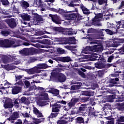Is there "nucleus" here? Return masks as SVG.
<instances>
[{
	"label": "nucleus",
	"instance_id": "obj_26",
	"mask_svg": "<svg viewBox=\"0 0 124 124\" xmlns=\"http://www.w3.org/2000/svg\"><path fill=\"white\" fill-rule=\"evenodd\" d=\"M80 8L81 9V10L82 11V12H83L84 14L87 15H89V14H90V10H89L88 9V8H86V7H85L84 6V5L81 4L80 6Z\"/></svg>",
	"mask_w": 124,
	"mask_h": 124
},
{
	"label": "nucleus",
	"instance_id": "obj_40",
	"mask_svg": "<svg viewBox=\"0 0 124 124\" xmlns=\"http://www.w3.org/2000/svg\"><path fill=\"white\" fill-rule=\"evenodd\" d=\"M35 15L36 16V20L37 22H42L43 21V17H41L37 15V14H35Z\"/></svg>",
	"mask_w": 124,
	"mask_h": 124
},
{
	"label": "nucleus",
	"instance_id": "obj_33",
	"mask_svg": "<svg viewBox=\"0 0 124 124\" xmlns=\"http://www.w3.org/2000/svg\"><path fill=\"white\" fill-rule=\"evenodd\" d=\"M20 53L29 56V48H25L20 51Z\"/></svg>",
	"mask_w": 124,
	"mask_h": 124
},
{
	"label": "nucleus",
	"instance_id": "obj_22",
	"mask_svg": "<svg viewBox=\"0 0 124 124\" xmlns=\"http://www.w3.org/2000/svg\"><path fill=\"white\" fill-rule=\"evenodd\" d=\"M33 112L35 115L37 116V118H43V115H42V113L40 112V111L36 108V107L33 108Z\"/></svg>",
	"mask_w": 124,
	"mask_h": 124
},
{
	"label": "nucleus",
	"instance_id": "obj_7",
	"mask_svg": "<svg viewBox=\"0 0 124 124\" xmlns=\"http://www.w3.org/2000/svg\"><path fill=\"white\" fill-rule=\"evenodd\" d=\"M49 17H51V19L53 23L57 24V25H61V19L60 18V16L57 15L49 14Z\"/></svg>",
	"mask_w": 124,
	"mask_h": 124
},
{
	"label": "nucleus",
	"instance_id": "obj_1",
	"mask_svg": "<svg viewBox=\"0 0 124 124\" xmlns=\"http://www.w3.org/2000/svg\"><path fill=\"white\" fill-rule=\"evenodd\" d=\"M88 43L91 44L92 45H94L93 46H86L85 48V51H91V52H95L98 53V52H101L103 50V47L101 45V44L96 42V41H94L93 38L89 37L87 40ZM96 44V45H94Z\"/></svg>",
	"mask_w": 124,
	"mask_h": 124
},
{
	"label": "nucleus",
	"instance_id": "obj_42",
	"mask_svg": "<svg viewBox=\"0 0 124 124\" xmlns=\"http://www.w3.org/2000/svg\"><path fill=\"white\" fill-rule=\"evenodd\" d=\"M1 33L4 36H7L8 34H10V32L7 30L3 31H1Z\"/></svg>",
	"mask_w": 124,
	"mask_h": 124
},
{
	"label": "nucleus",
	"instance_id": "obj_20",
	"mask_svg": "<svg viewBox=\"0 0 124 124\" xmlns=\"http://www.w3.org/2000/svg\"><path fill=\"white\" fill-rule=\"evenodd\" d=\"M20 17L24 20V21H31V16L29 15L28 14L23 13L20 14Z\"/></svg>",
	"mask_w": 124,
	"mask_h": 124
},
{
	"label": "nucleus",
	"instance_id": "obj_47",
	"mask_svg": "<svg viewBox=\"0 0 124 124\" xmlns=\"http://www.w3.org/2000/svg\"><path fill=\"white\" fill-rule=\"evenodd\" d=\"M1 2H2V4L3 5H8L9 4V2L8 0H0Z\"/></svg>",
	"mask_w": 124,
	"mask_h": 124
},
{
	"label": "nucleus",
	"instance_id": "obj_63",
	"mask_svg": "<svg viewBox=\"0 0 124 124\" xmlns=\"http://www.w3.org/2000/svg\"><path fill=\"white\" fill-rule=\"evenodd\" d=\"M67 49H69V50H73V49H76V46H67Z\"/></svg>",
	"mask_w": 124,
	"mask_h": 124
},
{
	"label": "nucleus",
	"instance_id": "obj_59",
	"mask_svg": "<svg viewBox=\"0 0 124 124\" xmlns=\"http://www.w3.org/2000/svg\"><path fill=\"white\" fill-rule=\"evenodd\" d=\"M124 6V0H122L121 2V4L117 8V9H123V7Z\"/></svg>",
	"mask_w": 124,
	"mask_h": 124
},
{
	"label": "nucleus",
	"instance_id": "obj_30",
	"mask_svg": "<svg viewBox=\"0 0 124 124\" xmlns=\"http://www.w3.org/2000/svg\"><path fill=\"white\" fill-rule=\"evenodd\" d=\"M36 53H37V49L33 47L29 48V55H34Z\"/></svg>",
	"mask_w": 124,
	"mask_h": 124
},
{
	"label": "nucleus",
	"instance_id": "obj_48",
	"mask_svg": "<svg viewBox=\"0 0 124 124\" xmlns=\"http://www.w3.org/2000/svg\"><path fill=\"white\" fill-rule=\"evenodd\" d=\"M112 45L113 47H118V46H120V44L116 41H113Z\"/></svg>",
	"mask_w": 124,
	"mask_h": 124
},
{
	"label": "nucleus",
	"instance_id": "obj_55",
	"mask_svg": "<svg viewBox=\"0 0 124 124\" xmlns=\"http://www.w3.org/2000/svg\"><path fill=\"white\" fill-rule=\"evenodd\" d=\"M78 74L79 75H80L82 78H86V75L84 72H82L81 71H78Z\"/></svg>",
	"mask_w": 124,
	"mask_h": 124
},
{
	"label": "nucleus",
	"instance_id": "obj_43",
	"mask_svg": "<svg viewBox=\"0 0 124 124\" xmlns=\"http://www.w3.org/2000/svg\"><path fill=\"white\" fill-rule=\"evenodd\" d=\"M57 51L59 54H64V53L65 52L64 49H62V48H57Z\"/></svg>",
	"mask_w": 124,
	"mask_h": 124
},
{
	"label": "nucleus",
	"instance_id": "obj_8",
	"mask_svg": "<svg viewBox=\"0 0 124 124\" xmlns=\"http://www.w3.org/2000/svg\"><path fill=\"white\" fill-rule=\"evenodd\" d=\"M52 112L53 113H58L60 112L62 106L60 104H57V103L51 104Z\"/></svg>",
	"mask_w": 124,
	"mask_h": 124
},
{
	"label": "nucleus",
	"instance_id": "obj_32",
	"mask_svg": "<svg viewBox=\"0 0 124 124\" xmlns=\"http://www.w3.org/2000/svg\"><path fill=\"white\" fill-rule=\"evenodd\" d=\"M5 68L6 70L9 71V70H13V69H15L16 66L13 65H7L5 66Z\"/></svg>",
	"mask_w": 124,
	"mask_h": 124
},
{
	"label": "nucleus",
	"instance_id": "obj_24",
	"mask_svg": "<svg viewBox=\"0 0 124 124\" xmlns=\"http://www.w3.org/2000/svg\"><path fill=\"white\" fill-rule=\"evenodd\" d=\"M60 62H71V58L68 56L60 57Z\"/></svg>",
	"mask_w": 124,
	"mask_h": 124
},
{
	"label": "nucleus",
	"instance_id": "obj_61",
	"mask_svg": "<svg viewBox=\"0 0 124 124\" xmlns=\"http://www.w3.org/2000/svg\"><path fill=\"white\" fill-rule=\"evenodd\" d=\"M51 60H53L54 61H56V62H60V57H51Z\"/></svg>",
	"mask_w": 124,
	"mask_h": 124
},
{
	"label": "nucleus",
	"instance_id": "obj_38",
	"mask_svg": "<svg viewBox=\"0 0 124 124\" xmlns=\"http://www.w3.org/2000/svg\"><path fill=\"white\" fill-rule=\"evenodd\" d=\"M108 99H109L108 100V101H109V102H113V101H114V99H115V97H116V96H115V95H109L108 96Z\"/></svg>",
	"mask_w": 124,
	"mask_h": 124
},
{
	"label": "nucleus",
	"instance_id": "obj_46",
	"mask_svg": "<svg viewBox=\"0 0 124 124\" xmlns=\"http://www.w3.org/2000/svg\"><path fill=\"white\" fill-rule=\"evenodd\" d=\"M117 121L118 124H119L120 123L124 122V116H121Z\"/></svg>",
	"mask_w": 124,
	"mask_h": 124
},
{
	"label": "nucleus",
	"instance_id": "obj_18",
	"mask_svg": "<svg viewBox=\"0 0 124 124\" xmlns=\"http://www.w3.org/2000/svg\"><path fill=\"white\" fill-rule=\"evenodd\" d=\"M82 84L81 82H78L77 83V84L75 85H72L71 87V91H75L76 90H79L81 89V87H82Z\"/></svg>",
	"mask_w": 124,
	"mask_h": 124
},
{
	"label": "nucleus",
	"instance_id": "obj_34",
	"mask_svg": "<svg viewBox=\"0 0 124 124\" xmlns=\"http://www.w3.org/2000/svg\"><path fill=\"white\" fill-rule=\"evenodd\" d=\"M118 109L119 111H124V102L118 104Z\"/></svg>",
	"mask_w": 124,
	"mask_h": 124
},
{
	"label": "nucleus",
	"instance_id": "obj_64",
	"mask_svg": "<svg viewBox=\"0 0 124 124\" xmlns=\"http://www.w3.org/2000/svg\"><path fill=\"white\" fill-rule=\"evenodd\" d=\"M41 123V121H40L38 119H35L34 121V124H40Z\"/></svg>",
	"mask_w": 124,
	"mask_h": 124
},
{
	"label": "nucleus",
	"instance_id": "obj_35",
	"mask_svg": "<svg viewBox=\"0 0 124 124\" xmlns=\"http://www.w3.org/2000/svg\"><path fill=\"white\" fill-rule=\"evenodd\" d=\"M81 97H78V98H73L72 99V101L75 104H76L77 102H80Z\"/></svg>",
	"mask_w": 124,
	"mask_h": 124
},
{
	"label": "nucleus",
	"instance_id": "obj_4",
	"mask_svg": "<svg viewBox=\"0 0 124 124\" xmlns=\"http://www.w3.org/2000/svg\"><path fill=\"white\" fill-rule=\"evenodd\" d=\"M95 67L98 69H102L106 67V60L104 57L101 58L100 61L94 63Z\"/></svg>",
	"mask_w": 124,
	"mask_h": 124
},
{
	"label": "nucleus",
	"instance_id": "obj_49",
	"mask_svg": "<svg viewBox=\"0 0 124 124\" xmlns=\"http://www.w3.org/2000/svg\"><path fill=\"white\" fill-rule=\"evenodd\" d=\"M104 31H105V29H102L98 31V32L99 34L101 36H104V34L103 33V32Z\"/></svg>",
	"mask_w": 124,
	"mask_h": 124
},
{
	"label": "nucleus",
	"instance_id": "obj_27",
	"mask_svg": "<svg viewBox=\"0 0 124 124\" xmlns=\"http://www.w3.org/2000/svg\"><path fill=\"white\" fill-rule=\"evenodd\" d=\"M21 7L23 9H27L28 7H30V4L26 1L23 0L21 4Z\"/></svg>",
	"mask_w": 124,
	"mask_h": 124
},
{
	"label": "nucleus",
	"instance_id": "obj_57",
	"mask_svg": "<svg viewBox=\"0 0 124 124\" xmlns=\"http://www.w3.org/2000/svg\"><path fill=\"white\" fill-rule=\"evenodd\" d=\"M20 99L19 98H17L16 99L14 102V104L15 105H17L18 106V104H19V103H20Z\"/></svg>",
	"mask_w": 124,
	"mask_h": 124
},
{
	"label": "nucleus",
	"instance_id": "obj_54",
	"mask_svg": "<svg viewBox=\"0 0 124 124\" xmlns=\"http://www.w3.org/2000/svg\"><path fill=\"white\" fill-rule=\"evenodd\" d=\"M11 62H15V61L17 60V57L16 56H11L10 57Z\"/></svg>",
	"mask_w": 124,
	"mask_h": 124
},
{
	"label": "nucleus",
	"instance_id": "obj_29",
	"mask_svg": "<svg viewBox=\"0 0 124 124\" xmlns=\"http://www.w3.org/2000/svg\"><path fill=\"white\" fill-rule=\"evenodd\" d=\"M105 74V70H100L97 71V75L99 78H102Z\"/></svg>",
	"mask_w": 124,
	"mask_h": 124
},
{
	"label": "nucleus",
	"instance_id": "obj_10",
	"mask_svg": "<svg viewBox=\"0 0 124 124\" xmlns=\"http://www.w3.org/2000/svg\"><path fill=\"white\" fill-rule=\"evenodd\" d=\"M14 106V105L13 104L12 100H7L4 103V107L5 109H8V108L11 109V108H13Z\"/></svg>",
	"mask_w": 124,
	"mask_h": 124
},
{
	"label": "nucleus",
	"instance_id": "obj_3",
	"mask_svg": "<svg viewBox=\"0 0 124 124\" xmlns=\"http://www.w3.org/2000/svg\"><path fill=\"white\" fill-rule=\"evenodd\" d=\"M50 79H55L58 80L60 83H63L65 81H66V76L64 74L58 72H53L51 73V76H50Z\"/></svg>",
	"mask_w": 124,
	"mask_h": 124
},
{
	"label": "nucleus",
	"instance_id": "obj_60",
	"mask_svg": "<svg viewBox=\"0 0 124 124\" xmlns=\"http://www.w3.org/2000/svg\"><path fill=\"white\" fill-rule=\"evenodd\" d=\"M57 124H66V122L65 120H59L57 122Z\"/></svg>",
	"mask_w": 124,
	"mask_h": 124
},
{
	"label": "nucleus",
	"instance_id": "obj_16",
	"mask_svg": "<svg viewBox=\"0 0 124 124\" xmlns=\"http://www.w3.org/2000/svg\"><path fill=\"white\" fill-rule=\"evenodd\" d=\"M103 17V14L101 13L97 14L94 18L92 19V22L95 23V22H100V18Z\"/></svg>",
	"mask_w": 124,
	"mask_h": 124
},
{
	"label": "nucleus",
	"instance_id": "obj_50",
	"mask_svg": "<svg viewBox=\"0 0 124 124\" xmlns=\"http://www.w3.org/2000/svg\"><path fill=\"white\" fill-rule=\"evenodd\" d=\"M57 13H59L60 14H62V13H65V11L62 9L59 8L57 9Z\"/></svg>",
	"mask_w": 124,
	"mask_h": 124
},
{
	"label": "nucleus",
	"instance_id": "obj_31",
	"mask_svg": "<svg viewBox=\"0 0 124 124\" xmlns=\"http://www.w3.org/2000/svg\"><path fill=\"white\" fill-rule=\"evenodd\" d=\"M3 62L4 63H8V62H11V60H10V57L5 56L2 59Z\"/></svg>",
	"mask_w": 124,
	"mask_h": 124
},
{
	"label": "nucleus",
	"instance_id": "obj_19",
	"mask_svg": "<svg viewBox=\"0 0 124 124\" xmlns=\"http://www.w3.org/2000/svg\"><path fill=\"white\" fill-rule=\"evenodd\" d=\"M66 34L68 35H73V34H76L77 33V31L73 30L72 28L67 29L65 30Z\"/></svg>",
	"mask_w": 124,
	"mask_h": 124
},
{
	"label": "nucleus",
	"instance_id": "obj_6",
	"mask_svg": "<svg viewBox=\"0 0 124 124\" xmlns=\"http://www.w3.org/2000/svg\"><path fill=\"white\" fill-rule=\"evenodd\" d=\"M43 38H48V36L45 35L44 36H42L40 37H38L37 39H42L39 40V43L41 44H44L45 45H50L51 44V40L44 39Z\"/></svg>",
	"mask_w": 124,
	"mask_h": 124
},
{
	"label": "nucleus",
	"instance_id": "obj_25",
	"mask_svg": "<svg viewBox=\"0 0 124 124\" xmlns=\"http://www.w3.org/2000/svg\"><path fill=\"white\" fill-rule=\"evenodd\" d=\"M119 81V78H115L110 79L109 80V87H114L115 85Z\"/></svg>",
	"mask_w": 124,
	"mask_h": 124
},
{
	"label": "nucleus",
	"instance_id": "obj_37",
	"mask_svg": "<svg viewBox=\"0 0 124 124\" xmlns=\"http://www.w3.org/2000/svg\"><path fill=\"white\" fill-rule=\"evenodd\" d=\"M41 96H43V100H48L49 99V98L48 97V93H42L41 94Z\"/></svg>",
	"mask_w": 124,
	"mask_h": 124
},
{
	"label": "nucleus",
	"instance_id": "obj_44",
	"mask_svg": "<svg viewBox=\"0 0 124 124\" xmlns=\"http://www.w3.org/2000/svg\"><path fill=\"white\" fill-rule=\"evenodd\" d=\"M105 31L107 34H109V35H113L114 34L113 31L110 30V29H106Z\"/></svg>",
	"mask_w": 124,
	"mask_h": 124
},
{
	"label": "nucleus",
	"instance_id": "obj_2",
	"mask_svg": "<svg viewBox=\"0 0 124 124\" xmlns=\"http://www.w3.org/2000/svg\"><path fill=\"white\" fill-rule=\"evenodd\" d=\"M71 12H77L76 13H72V14H65L64 15L66 18H68L69 20H75L76 22L78 23H80V21L83 18L82 16L78 13V9L77 8H75V10L71 11Z\"/></svg>",
	"mask_w": 124,
	"mask_h": 124
},
{
	"label": "nucleus",
	"instance_id": "obj_13",
	"mask_svg": "<svg viewBox=\"0 0 124 124\" xmlns=\"http://www.w3.org/2000/svg\"><path fill=\"white\" fill-rule=\"evenodd\" d=\"M116 25L114 24L112 25V28H114L116 31H118V30L120 29V28H124V23L123 24L122 21H119L116 22Z\"/></svg>",
	"mask_w": 124,
	"mask_h": 124
},
{
	"label": "nucleus",
	"instance_id": "obj_21",
	"mask_svg": "<svg viewBox=\"0 0 124 124\" xmlns=\"http://www.w3.org/2000/svg\"><path fill=\"white\" fill-rule=\"evenodd\" d=\"M19 118V113L17 112H15L8 119V121H15V120Z\"/></svg>",
	"mask_w": 124,
	"mask_h": 124
},
{
	"label": "nucleus",
	"instance_id": "obj_58",
	"mask_svg": "<svg viewBox=\"0 0 124 124\" xmlns=\"http://www.w3.org/2000/svg\"><path fill=\"white\" fill-rule=\"evenodd\" d=\"M93 23L94 24V26H96L97 27H101L102 26V24L99 21H96Z\"/></svg>",
	"mask_w": 124,
	"mask_h": 124
},
{
	"label": "nucleus",
	"instance_id": "obj_52",
	"mask_svg": "<svg viewBox=\"0 0 124 124\" xmlns=\"http://www.w3.org/2000/svg\"><path fill=\"white\" fill-rule=\"evenodd\" d=\"M115 73H117V74H111L112 77H119L120 73H122V72H121V71H120V72L116 71L115 72Z\"/></svg>",
	"mask_w": 124,
	"mask_h": 124
},
{
	"label": "nucleus",
	"instance_id": "obj_5",
	"mask_svg": "<svg viewBox=\"0 0 124 124\" xmlns=\"http://www.w3.org/2000/svg\"><path fill=\"white\" fill-rule=\"evenodd\" d=\"M4 47L5 48H16L18 47V46L15 45V41L12 40H9L8 39H4Z\"/></svg>",
	"mask_w": 124,
	"mask_h": 124
},
{
	"label": "nucleus",
	"instance_id": "obj_28",
	"mask_svg": "<svg viewBox=\"0 0 124 124\" xmlns=\"http://www.w3.org/2000/svg\"><path fill=\"white\" fill-rule=\"evenodd\" d=\"M67 44H76V39L75 37L69 38L67 41Z\"/></svg>",
	"mask_w": 124,
	"mask_h": 124
},
{
	"label": "nucleus",
	"instance_id": "obj_62",
	"mask_svg": "<svg viewBox=\"0 0 124 124\" xmlns=\"http://www.w3.org/2000/svg\"><path fill=\"white\" fill-rule=\"evenodd\" d=\"M51 60H53L54 61H56V62H60V57H51Z\"/></svg>",
	"mask_w": 124,
	"mask_h": 124
},
{
	"label": "nucleus",
	"instance_id": "obj_12",
	"mask_svg": "<svg viewBox=\"0 0 124 124\" xmlns=\"http://www.w3.org/2000/svg\"><path fill=\"white\" fill-rule=\"evenodd\" d=\"M89 123V118L87 119V121L85 122V120H84V118L78 117L76 118V124H88Z\"/></svg>",
	"mask_w": 124,
	"mask_h": 124
},
{
	"label": "nucleus",
	"instance_id": "obj_14",
	"mask_svg": "<svg viewBox=\"0 0 124 124\" xmlns=\"http://www.w3.org/2000/svg\"><path fill=\"white\" fill-rule=\"evenodd\" d=\"M26 72H27L28 74H34L36 73H39V71L37 70L36 67L32 68L31 69H26L25 70Z\"/></svg>",
	"mask_w": 124,
	"mask_h": 124
},
{
	"label": "nucleus",
	"instance_id": "obj_23",
	"mask_svg": "<svg viewBox=\"0 0 124 124\" xmlns=\"http://www.w3.org/2000/svg\"><path fill=\"white\" fill-rule=\"evenodd\" d=\"M82 95H85L86 96H93L94 93L92 91H85L82 93Z\"/></svg>",
	"mask_w": 124,
	"mask_h": 124
},
{
	"label": "nucleus",
	"instance_id": "obj_17",
	"mask_svg": "<svg viewBox=\"0 0 124 124\" xmlns=\"http://www.w3.org/2000/svg\"><path fill=\"white\" fill-rule=\"evenodd\" d=\"M48 67H49V66H48L47 64L43 63L38 64L36 68H37V70L39 71L38 69H46V68H48Z\"/></svg>",
	"mask_w": 124,
	"mask_h": 124
},
{
	"label": "nucleus",
	"instance_id": "obj_39",
	"mask_svg": "<svg viewBox=\"0 0 124 124\" xmlns=\"http://www.w3.org/2000/svg\"><path fill=\"white\" fill-rule=\"evenodd\" d=\"M90 100V97H80V102H87Z\"/></svg>",
	"mask_w": 124,
	"mask_h": 124
},
{
	"label": "nucleus",
	"instance_id": "obj_9",
	"mask_svg": "<svg viewBox=\"0 0 124 124\" xmlns=\"http://www.w3.org/2000/svg\"><path fill=\"white\" fill-rule=\"evenodd\" d=\"M17 21L15 18H11L8 21V25L11 29H14L16 27H17Z\"/></svg>",
	"mask_w": 124,
	"mask_h": 124
},
{
	"label": "nucleus",
	"instance_id": "obj_41",
	"mask_svg": "<svg viewBox=\"0 0 124 124\" xmlns=\"http://www.w3.org/2000/svg\"><path fill=\"white\" fill-rule=\"evenodd\" d=\"M97 1L99 5H102L104 3H107V0H97Z\"/></svg>",
	"mask_w": 124,
	"mask_h": 124
},
{
	"label": "nucleus",
	"instance_id": "obj_11",
	"mask_svg": "<svg viewBox=\"0 0 124 124\" xmlns=\"http://www.w3.org/2000/svg\"><path fill=\"white\" fill-rule=\"evenodd\" d=\"M48 93H52L54 96H58L60 99H62V96L60 95V91L58 89H52L51 90H49Z\"/></svg>",
	"mask_w": 124,
	"mask_h": 124
},
{
	"label": "nucleus",
	"instance_id": "obj_51",
	"mask_svg": "<svg viewBox=\"0 0 124 124\" xmlns=\"http://www.w3.org/2000/svg\"><path fill=\"white\" fill-rule=\"evenodd\" d=\"M27 101V98L25 96H23L20 99V102L21 103H25Z\"/></svg>",
	"mask_w": 124,
	"mask_h": 124
},
{
	"label": "nucleus",
	"instance_id": "obj_45",
	"mask_svg": "<svg viewBox=\"0 0 124 124\" xmlns=\"http://www.w3.org/2000/svg\"><path fill=\"white\" fill-rule=\"evenodd\" d=\"M48 104V102L46 101H41L39 102L40 106H45V105H47Z\"/></svg>",
	"mask_w": 124,
	"mask_h": 124
},
{
	"label": "nucleus",
	"instance_id": "obj_56",
	"mask_svg": "<svg viewBox=\"0 0 124 124\" xmlns=\"http://www.w3.org/2000/svg\"><path fill=\"white\" fill-rule=\"evenodd\" d=\"M68 105L69 108H72V107H73L75 105V104H74L73 101H72L71 102H70L69 103H68Z\"/></svg>",
	"mask_w": 124,
	"mask_h": 124
},
{
	"label": "nucleus",
	"instance_id": "obj_36",
	"mask_svg": "<svg viewBox=\"0 0 124 124\" xmlns=\"http://www.w3.org/2000/svg\"><path fill=\"white\" fill-rule=\"evenodd\" d=\"M59 115V113L55 112V113H51L50 115L49 116L48 118L49 119H53L54 118H56Z\"/></svg>",
	"mask_w": 124,
	"mask_h": 124
},
{
	"label": "nucleus",
	"instance_id": "obj_15",
	"mask_svg": "<svg viewBox=\"0 0 124 124\" xmlns=\"http://www.w3.org/2000/svg\"><path fill=\"white\" fill-rule=\"evenodd\" d=\"M21 90H22V87H18L17 86H15L13 87L12 93L13 94H18L19 93H20Z\"/></svg>",
	"mask_w": 124,
	"mask_h": 124
},
{
	"label": "nucleus",
	"instance_id": "obj_53",
	"mask_svg": "<svg viewBox=\"0 0 124 124\" xmlns=\"http://www.w3.org/2000/svg\"><path fill=\"white\" fill-rule=\"evenodd\" d=\"M24 84L26 87V88H30V86H31V83L28 80L24 81Z\"/></svg>",
	"mask_w": 124,
	"mask_h": 124
}]
</instances>
